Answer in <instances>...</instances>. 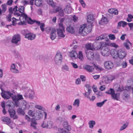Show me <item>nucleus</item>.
<instances>
[{"label":"nucleus","mask_w":133,"mask_h":133,"mask_svg":"<svg viewBox=\"0 0 133 133\" xmlns=\"http://www.w3.org/2000/svg\"><path fill=\"white\" fill-rule=\"evenodd\" d=\"M17 112L19 115H24V111L20 108H18L17 109Z\"/></svg>","instance_id":"nucleus-44"},{"label":"nucleus","mask_w":133,"mask_h":133,"mask_svg":"<svg viewBox=\"0 0 133 133\" xmlns=\"http://www.w3.org/2000/svg\"><path fill=\"white\" fill-rule=\"evenodd\" d=\"M85 52L87 55V57L88 59L91 60L93 59L94 54L91 51H85Z\"/></svg>","instance_id":"nucleus-10"},{"label":"nucleus","mask_w":133,"mask_h":133,"mask_svg":"<svg viewBox=\"0 0 133 133\" xmlns=\"http://www.w3.org/2000/svg\"><path fill=\"white\" fill-rule=\"evenodd\" d=\"M89 127L91 129L93 128L94 125L96 124L95 122L94 121H90L88 123Z\"/></svg>","instance_id":"nucleus-35"},{"label":"nucleus","mask_w":133,"mask_h":133,"mask_svg":"<svg viewBox=\"0 0 133 133\" xmlns=\"http://www.w3.org/2000/svg\"><path fill=\"white\" fill-rule=\"evenodd\" d=\"M73 20L74 22H76L78 21V17L77 16H76L75 15H74L73 17Z\"/></svg>","instance_id":"nucleus-60"},{"label":"nucleus","mask_w":133,"mask_h":133,"mask_svg":"<svg viewBox=\"0 0 133 133\" xmlns=\"http://www.w3.org/2000/svg\"><path fill=\"white\" fill-rule=\"evenodd\" d=\"M56 121L58 122H61L63 121V119L62 117H57Z\"/></svg>","instance_id":"nucleus-56"},{"label":"nucleus","mask_w":133,"mask_h":133,"mask_svg":"<svg viewBox=\"0 0 133 133\" xmlns=\"http://www.w3.org/2000/svg\"><path fill=\"white\" fill-rule=\"evenodd\" d=\"M79 59L81 61H82L83 59V56L82 53L81 51H79L78 55V57Z\"/></svg>","instance_id":"nucleus-39"},{"label":"nucleus","mask_w":133,"mask_h":133,"mask_svg":"<svg viewBox=\"0 0 133 133\" xmlns=\"http://www.w3.org/2000/svg\"><path fill=\"white\" fill-rule=\"evenodd\" d=\"M47 127L50 128L52 126V122L51 121H49L47 122Z\"/></svg>","instance_id":"nucleus-50"},{"label":"nucleus","mask_w":133,"mask_h":133,"mask_svg":"<svg viewBox=\"0 0 133 133\" xmlns=\"http://www.w3.org/2000/svg\"><path fill=\"white\" fill-rule=\"evenodd\" d=\"M92 30L91 25H87L85 24L81 25L79 29V33L83 36L87 35Z\"/></svg>","instance_id":"nucleus-2"},{"label":"nucleus","mask_w":133,"mask_h":133,"mask_svg":"<svg viewBox=\"0 0 133 133\" xmlns=\"http://www.w3.org/2000/svg\"><path fill=\"white\" fill-rule=\"evenodd\" d=\"M69 56L72 59H76L78 57V54L76 51H72L69 52Z\"/></svg>","instance_id":"nucleus-15"},{"label":"nucleus","mask_w":133,"mask_h":133,"mask_svg":"<svg viewBox=\"0 0 133 133\" xmlns=\"http://www.w3.org/2000/svg\"><path fill=\"white\" fill-rule=\"evenodd\" d=\"M83 68L89 72H92L94 70L93 66L87 65H83Z\"/></svg>","instance_id":"nucleus-14"},{"label":"nucleus","mask_w":133,"mask_h":133,"mask_svg":"<svg viewBox=\"0 0 133 133\" xmlns=\"http://www.w3.org/2000/svg\"><path fill=\"white\" fill-rule=\"evenodd\" d=\"M104 66L105 68L108 69H112L114 66L113 63L110 61H107L104 63Z\"/></svg>","instance_id":"nucleus-9"},{"label":"nucleus","mask_w":133,"mask_h":133,"mask_svg":"<svg viewBox=\"0 0 133 133\" xmlns=\"http://www.w3.org/2000/svg\"><path fill=\"white\" fill-rule=\"evenodd\" d=\"M94 21V18L93 16L92 15H89L87 17V21L88 22L91 23L93 22Z\"/></svg>","instance_id":"nucleus-28"},{"label":"nucleus","mask_w":133,"mask_h":133,"mask_svg":"<svg viewBox=\"0 0 133 133\" xmlns=\"http://www.w3.org/2000/svg\"><path fill=\"white\" fill-rule=\"evenodd\" d=\"M108 12L110 14H114L115 15H117L118 13V11L117 10L113 8L109 9L108 10Z\"/></svg>","instance_id":"nucleus-33"},{"label":"nucleus","mask_w":133,"mask_h":133,"mask_svg":"<svg viewBox=\"0 0 133 133\" xmlns=\"http://www.w3.org/2000/svg\"><path fill=\"white\" fill-rule=\"evenodd\" d=\"M56 11L58 12L59 15L61 16H63L64 15V13L62 8L61 7H58L56 9Z\"/></svg>","instance_id":"nucleus-27"},{"label":"nucleus","mask_w":133,"mask_h":133,"mask_svg":"<svg viewBox=\"0 0 133 133\" xmlns=\"http://www.w3.org/2000/svg\"><path fill=\"white\" fill-rule=\"evenodd\" d=\"M91 91V89H88L87 92H86L85 94H84L85 97H87L88 99L89 98H90V96H89V95Z\"/></svg>","instance_id":"nucleus-36"},{"label":"nucleus","mask_w":133,"mask_h":133,"mask_svg":"<svg viewBox=\"0 0 133 133\" xmlns=\"http://www.w3.org/2000/svg\"><path fill=\"white\" fill-rule=\"evenodd\" d=\"M18 11L19 12L21 13V16H22V14L23 13H24V8L23 6H20L18 9Z\"/></svg>","instance_id":"nucleus-43"},{"label":"nucleus","mask_w":133,"mask_h":133,"mask_svg":"<svg viewBox=\"0 0 133 133\" xmlns=\"http://www.w3.org/2000/svg\"><path fill=\"white\" fill-rule=\"evenodd\" d=\"M62 53L59 51H57L55 56L54 61L56 64L60 65L62 61Z\"/></svg>","instance_id":"nucleus-4"},{"label":"nucleus","mask_w":133,"mask_h":133,"mask_svg":"<svg viewBox=\"0 0 133 133\" xmlns=\"http://www.w3.org/2000/svg\"><path fill=\"white\" fill-rule=\"evenodd\" d=\"M50 38L52 40L55 39L56 37V29L53 28L52 30L50 35Z\"/></svg>","instance_id":"nucleus-17"},{"label":"nucleus","mask_w":133,"mask_h":133,"mask_svg":"<svg viewBox=\"0 0 133 133\" xmlns=\"http://www.w3.org/2000/svg\"><path fill=\"white\" fill-rule=\"evenodd\" d=\"M1 95L2 97L5 99H8L11 97L13 100L15 102V105L16 107H19V101L23 99L22 95L18 94L17 95H13V94L9 91H5L2 90Z\"/></svg>","instance_id":"nucleus-1"},{"label":"nucleus","mask_w":133,"mask_h":133,"mask_svg":"<svg viewBox=\"0 0 133 133\" xmlns=\"http://www.w3.org/2000/svg\"><path fill=\"white\" fill-rule=\"evenodd\" d=\"M21 39L20 35L18 34H16L13 36L11 41V42L14 44H17L20 41Z\"/></svg>","instance_id":"nucleus-5"},{"label":"nucleus","mask_w":133,"mask_h":133,"mask_svg":"<svg viewBox=\"0 0 133 133\" xmlns=\"http://www.w3.org/2000/svg\"><path fill=\"white\" fill-rule=\"evenodd\" d=\"M81 83V81L80 79L79 78H78L76 79V82L75 83L76 84H79Z\"/></svg>","instance_id":"nucleus-63"},{"label":"nucleus","mask_w":133,"mask_h":133,"mask_svg":"<svg viewBox=\"0 0 133 133\" xmlns=\"http://www.w3.org/2000/svg\"><path fill=\"white\" fill-rule=\"evenodd\" d=\"M10 70L11 72L14 73H18L19 72V70L16 68V65L14 63L11 64Z\"/></svg>","instance_id":"nucleus-11"},{"label":"nucleus","mask_w":133,"mask_h":133,"mask_svg":"<svg viewBox=\"0 0 133 133\" xmlns=\"http://www.w3.org/2000/svg\"><path fill=\"white\" fill-rule=\"evenodd\" d=\"M13 2V1L12 0H8L6 3V4L9 5H12Z\"/></svg>","instance_id":"nucleus-64"},{"label":"nucleus","mask_w":133,"mask_h":133,"mask_svg":"<svg viewBox=\"0 0 133 133\" xmlns=\"http://www.w3.org/2000/svg\"><path fill=\"white\" fill-rule=\"evenodd\" d=\"M108 22V19L106 17L103 16L99 22V23L101 25H103L107 23Z\"/></svg>","instance_id":"nucleus-18"},{"label":"nucleus","mask_w":133,"mask_h":133,"mask_svg":"<svg viewBox=\"0 0 133 133\" xmlns=\"http://www.w3.org/2000/svg\"><path fill=\"white\" fill-rule=\"evenodd\" d=\"M41 1L40 0H35V4L37 6H39L41 4Z\"/></svg>","instance_id":"nucleus-48"},{"label":"nucleus","mask_w":133,"mask_h":133,"mask_svg":"<svg viewBox=\"0 0 133 133\" xmlns=\"http://www.w3.org/2000/svg\"><path fill=\"white\" fill-rule=\"evenodd\" d=\"M66 30L67 32H70L71 33H74L75 32V30L73 27L70 26L67 27Z\"/></svg>","instance_id":"nucleus-29"},{"label":"nucleus","mask_w":133,"mask_h":133,"mask_svg":"<svg viewBox=\"0 0 133 133\" xmlns=\"http://www.w3.org/2000/svg\"><path fill=\"white\" fill-rule=\"evenodd\" d=\"M105 93L106 94L111 95L112 99L117 101L119 100L120 96L119 94L117 93L115 94L114 90L110 88Z\"/></svg>","instance_id":"nucleus-3"},{"label":"nucleus","mask_w":133,"mask_h":133,"mask_svg":"<svg viewBox=\"0 0 133 133\" xmlns=\"http://www.w3.org/2000/svg\"><path fill=\"white\" fill-rule=\"evenodd\" d=\"M129 124L128 122H126L123 124L122 126H121L119 129L120 131H122L125 129L128 126Z\"/></svg>","instance_id":"nucleus-42"},{"label":"nucleus","mask_w":133,"mask_h":133,"mask_svg":"<svg viewBox=\"0 0 133 133\" xmlns=\"http://www.w3.org/2000/svg\"><path fill=\"white\" fill-rule=\"evenodd\" d=\"M59 131L60 133H68L67 131L63 128L59 129Z\"/></svg>","instance_id":"nucleus-54"},{"label":"nucleus","mask_w":133,"mask_h":133,"mask_svg":"<svg viewBox=\"0 0 133 133\" xmlns=\"http://www.w3.org/2000/svg\"><path fill=\"white\" fill-rule=\"evenodd\" d=\"M127 24L128 25L129 27L130 28V30H133V23H128Z\"/></svg>","instance_id":"nucleus-62"},{"label":"nucleus","mask_w":133,"mask_h":133,"mask_svg":"<svg viewBox=\"0 0 133 133\" xmlns=\"http://www.w3.org/2000/svg\"><path fill=\"white\" fill-rule=\"evenodd\" d=\"M35 108L38 110L42 111H43L44 109V108L42 106L38 105H35Z\"/></svg>","instance_id":"nucleus-49"},{"label":"nucleus","mask_w":133,"mask_h":133,"mask_svg":"<svg viewBox=\"0 0 133 133\" xmlns=\"http://www.w3.org/2000/svg\"><path fill=\"white\" fill-rule=\"evenodd\" d=\"M1 7L2 8V11H3V13H4L6 10V6L5 4H3L2 5Z\"/></svg>","instance_id":"nucleus-46"},{"label":"nucleus","mask_w":133,"mask_h":133,"mask_svg":"<svg viewBox=\"0 0 133 133\" xmlns=\"http://www.w3.org/2000/svg\"><path fill=\"white\" fill-rule=\"evenodd\" d=\"M57 34L59 37L64 38L65 36V35L64 34L65 32L64 29H61L59 28L57 29Z\"/></svg>","instance_id":"nucleus-12"},{"label":"nucleus","mask_w":133,"mask_h":133,"mask_svg":"<svg viewBox=\"0 0 133 133\" xmlns=\"http://www.w3.org/2000/svg\"><path fill=\"white\" fill-rule=\"evenodd\" d=\"M130 96L129 91H126L124 93L123 96V99L125 101H127L129 98Z\"/></svg>","instance_id":"nucleus-25"},{"label":"nucleus","mask_w":133,"mask_h":133,"mask_svg":"<svg viewBox=\"0 0 133 133\" xmlns=\"http://www.w3.org/2000/svg\"><path fill=\"white\" fill-rule=\"evenodd\" d=\"M115 90L117 91H121L124 90L123 87L122 86H120L118 84H116L114 86Z\"/></svg>","instance_id":"nucleus-23"},{"label":"nucleus","mask_w":133,"mask_h":133,"mask_svg":"<svg viewBox=\"0 0 133 133\" xmlns=\"http://www.w3.org/2000/svg\"><path fill=\"white\" fill-rule=\"evenodd\" d=\"M107 101V99H105L102 102L97 103L96 104V105L97 107H101Z\"/></svg>","instance_id":"nucleus-41"},{"label":"nucleus","mask_w":133,"mask_h":133,"mask_svg":"<svg viewBox=\"0 0 133 133\" xmlns=\"http://www.w3.org/2000/svg\"><path fill=\"white\" fill-rule=\"evenodd\" d=\"M34 103H27V104L25 107L26 108L29 109L31 107H32V104H33Z\"/></svg>","instance_id":"nucleus-51"},{"label":"nucleus","mask_w":133,"mask_h":133,"mask_svg":"<svg viewBox=\"0 0 133 133\" xmlns=\"http://www.w3.org/2000/svg\"><path fill=\"white\" fill-rule=\"evenodd\" d=\"M35 35L29 32L28 35L26 36L25 38L28 39L30 40H32L34 39L35 37Z\"/></svg>","instance_id":"nucleus-22"},{"label":"nucleus","mask_w":133,"mask_h":133,"mask_svg":"<svg viewBox=\"0 0 133 133\" xmlns=\"http://www.w3.org/2000/svg\"><path fill=\"white\" fill-rule=\"evenodd\" d=\"M85 48L87 50L85 51H89V50H92L93 49V44L92 45L91 43H89L86 44L85 45Z\"/></svg>","instance_id":"nucleus-32"},{"label":"nucleus","mask_w":133,"mask_h":133,"mask_svg":"<svg viewBox=\"0 0 133 133\" xmlns=\"http://www.w3.org/2000/svg\"><path fill=\"white\" fill-rule=\"evenodd\" d=\"M65 129L68 131H70L71 130L72 128L71 126L69 124Z\"/></svg>","instance_id":"nucleus-61"},{"label":"nucleus","mask_w":133,"mask_h":133,"mask_svg":"<svg viewBox=\"0 0 133 133\" xmlns=\"http://www.w3.org/2000/svg\"><path fill=\"white\" fill-rule=\"evenodd\" d=\"M109 38L111 40H114L116 38L114 35L113 34L109 35Z\"/></svg>","instance_id":"nucleus-53"},{"label":"nucleus","mask_w":133,"mask_h":133,"mask_svg":"<svg viewBox=\"0 0 133 133\" xmlns=\"http://www.w3.org/2000/svg\"><path fill=\"white\" fill-rule=\"evenodd\" d=\"M22 32L23 34L25 36V38L26 36L28 35L30 32L28 30H23L22 31Z\"/></svg>","instance_id":"nucleus-47"},{"label":"nucleus","mask_w":133,"mask_h":133,"mask_svg":"<svg viewBox=\"0 0 133 133\" xmlns=\"http://www.w3.org/2000/svg\"><path fill=\"white\" fill-rule=\"evenodd\" d=\"M64 10L65 12L68 14L71 13L72 11V8L70 5H67L64 8Z\"/></svg>","instance_id":"nucleus-20"},{"label":"nucleus","mask_w":133,"mask_h":133,"mask_svg":"<svg viewBox=\"0 0 133 133\" xmlns=\"http://www.w3.org/2000/svg\"><path fill=\"white\" fill-rule=\"evenodd\" d=\"M36 24H38L39 25H40V28L42 31H44V28L45 26V25L44 23H41L40 22L38 21H35Z\"/></svg>","instance_id":"nucleus-31"},{"label":"nucleus","mask_w":133,"mask_h":133,"mask_svg":"<svg viewBox=\"0 0 133 133\" xmlns=\"http://www.w3.org/2000/svg\"><path fill=\"white\" fill-rule=\"evenodd\" d=\"M8 112L9 114L10 117L13 119H15L18 118V116L16 114L15 110L9 108L8 110Z\"/></svg>","instance_id":"nucleus-6"},{"label":"nucleus","mask_w":133,"mask_h":133,"mask_svg":"<svg viewBox=\"0 0 133 133\" xmlns=\"http://www.w3.org/2000/svg\"><path fill=\"white\" fill-rule=\"evenodd\" d=\"M43 116V114L42 111L39 110L35 111L34 116L38 118V119H40Z\"/></svg>","instance_id":"nucleus-19"},{"label":"nucleus","mask_w":133,"mask_h":133,"mask_svg":"<svg viewBox=\"0 0 133 133\" xmlns=\"http://www.w3.org/2000/svg\"><path fill=\"white\" fill-rule=\"evenodd\" d=\"M102 46V44L100 42H95L93 44V49L98 50L100 49Z\"/></svg>","instance_id":"nucleus-16"},{"label":"nucleus","mask_w":133,"mask_h":133,"mask_svg":"<svg viewBox=\"0 0 133 133\" xmlns=\"http://www.w3.org/2000/svg\"><path fill=\"white\" fill-rule=\"evenodd\" d=\"M37 125V123L35 119L34 118H32L30 124L31 127H32L34 129H36V125Z\"/></svg>","instance_id":"nucleus-21"},{"label":"nucleus","mask_w":133,"mask_h":133,"mask_svg":"<svg viewBox=\"0 0 133 133\" xmlns=\"http://www.w3.org/2000/svg\"><path fill=\"white\" fill-rule=\"evenodd\" d=\"M107 37V35L106 34L102 35L100 36L97 37L96 38V40L97 41H101L103 39Z\"/></svg>","instance_id":"nucleus-34"},{"label":"nucleus","mask_w":133,"mask_h":133,"mask_svg":"<svg viewBox=\"0 0 133 133\" xmlns=\"http://www.w3.org/2000/svg\"><path fill=\"white\" fill-rule=\"evenodd\" d=\"M111 54L114 58L116 59L118 57V51L113 50L111 52Z\"/></svg>","instance_id":"nucleus-24"},{"label":"nucleus","mask_w":133,"mask_h":133,"mask_svg":"<svg viewBox=\"0 0 133 133\" xmlns=\"http://www.w3.org/2000/svg\"><path fill=\"white\" fill-rule=\"evenodd\" d=\"M69 68L68 66L66 65H63L62 67V70L64 72H65L66 71H69Z\"/></svg>","instance_id":"nucleus-40"},{"label":"nucleus","mask_w":133,"mask_h":133,"mask_svg":"<svg viewBox=\"0 0 133 133\" xmlns=\"http://www.w3.org/2000/svg\"><path fill=\"white\" fill-rule=\"evenodd\" d=\"M22 3L24 5L29 4V0H22Z\"/></svg>","instance_id":"nucleus-52"},{"label":"nucleus","mask_w":133,"mask_h":133,"mask_svg":"<svg viewBox=\"0 0 133 133\" xmlns=\"http://www.w3.org/2000/svg\"><path fill=\"white\" fill-rule=\"evenodd\" d=\"M79 2L83 7L84 8H85L86 5L84 1L83 0H79Z\"/></svg>","instance_id":"nucleus-57"},{"label":"nucleus","mask_w":133,"mask_h":133,"mask_svg":"<svg viewBox=\"0 0 133 133\" xmlns=\"http://www.w3.org/2000/svg\"><path fill=\"white\" fill-rule=\"evenodd\" d=\"M109 49L107 47H103L101 50L102 54L104 56H108L109 53Z\"/></svg>","instance_id":"nucleus-7"},{"label":"nucleus","mask_w":133,"mask_h":133,"mask_svg":"<svg viewBox=\"0 0 133 133\" xmlns=\"http://www.w3.org/2000/svg\"><path fill=\"white\" fill-rule=\"evenodd\" d=\"M80 100L78 99H76L75 100L73 103V105L74 106H76L78 107L79 105Z\"/></svg>","instance_id":"nucleus-38"},{"label":"nucleus","mask_w":133,"mask_h":133,"mask_svg":"<svg viewBox=\"0 0 133 133\" xmlns=\"http://www.w3.org/2000/svg\"><path fill=\"white\" fill-rule=\"evenodd\" d=\"M22 17L24 18L25 20L29 24H32L35 22H36L35 20H33L30 18L28 17L27 15L25 13H23L22 14Z\"/></svg>","instance_id":"nucleus-8"},{"label":"nucleus","mask_w":133,"mask_h":133,"mask_svg":"<svg viewBox=\"0 0 133 133\" xmlns=\"http://www.w3.org/2000/svg\"><path fill=\"white\" fill-rule=\"evenodd\" d=\"M68 124H69L68 122L66 121H64L63 124V127L65 128L68 125Z\"/></svg>","instance_id":"nucleus-55"},{"label":"nucleus","mask_w":133,"mask_h":133,"mask_svg":"<svg viewBox=\"0 0 133 133\" xmlns=\"http://www.w3.org/2000/svg\"><path fill=\"white\" fill-rule=\"evenodd\" d=\"M106 44L107 45L112 47H113L115 48H117L118 47V45L114 43H112L109 42L108 43V42H107V43Z\"/></svg>","instance_id":"nucleus-37"},{"label":"nucleus","mask_w":133,"mask_h":133,"mask_svg":"<svg viewBox=\"0 0 133 133\" xmlns=\"http://www.w3.org/2000/svg\"><path fill=\"white\" fill-rule=\"evenodd\" d=\"M11 14H9L6 17V18L7 20L9 22H10L11 21Z\"/></svg>","instance_id":"nucleus-58"},{"label":"nucleus","mask_w":133,"mask_h":133,"mask_svg":"<svg viewBox=\"0 0 133 133\" xmlns=\"http://www.w3.org/2000/svg\"><path fill=\"white\" fill-rule=\"evenodd\" d=\"M124 45L128 49H130L129 45H132L131 43L128 40H126V42L124 43Z\"/></svg>","instance_id":"nucleus-30"},{"label":"nucleus","mask_w":133,"mask_h":133,"mask_svg":"<svg viewBox=\"0 0 133 133\" xmlns=\"http://www.w3.org/2000/svg\"><path fill=\"white\" fill-rule=\"evenodd\" d=\"M104 81L107 84H108L110 82V80L109 77V78L106 77L105 78Z\"/></svg>","instance_id":"nucleus-59"},{"label":"nucleus","mask_w":133,"mask_h":133,"mask_svg":"<svg viewBox=\"0 0 133 133\" xmlns=\"http://www.w3.org/2000/svg\"><path fill=\"white\" fill-rule=\"evenodd\" d=\"M35 111H33L32 110H29L28 112V114L30 116L32 117L34 116L35 115Z\"/></svg>","instance_id":"nucleus-45"},{"label":"nucleus","mask_w":133,"mask_h":133,"mask_svg":"<svg viewBox=\"0 0 133 133\" xmlns=\"http://www.w3.org/2000/svg\"><path fill=\"white\" fill-rule=\"evenodd\" d=\"M2 121L5 122L6 124L9 125L11 122V120L10 118L8 117H3Z\"/></svg>","instance_id":"nucleus-26"},{"label":"nucleus","mask_w":133,"mask_h":133,"mask_svg":"<svg viewBox=\"0 0 133 133\" xmlns=\"http://www.w3.org/2000/svg\"><path fill=\"white\" fill-rule=\"evenodd\" d=\"M118 57L120 59H123L126 56V53L123 51L121 50H118Z\"/></svg>","instance_id":"nucleus-13"}]
</instances>
